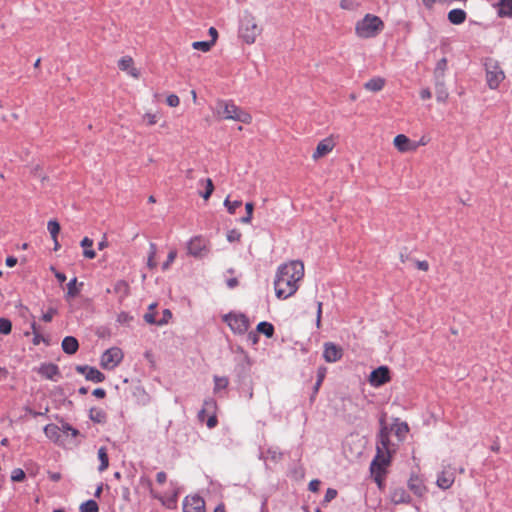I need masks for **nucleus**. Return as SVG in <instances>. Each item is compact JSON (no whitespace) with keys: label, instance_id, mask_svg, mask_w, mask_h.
I'll return each mask as SVG.
<instances>
[{"label":"nucleus","instance_id":"1","mask_svg":"<svg viewBox=\"0 0 512 512\" xmlns=\"http://www.w3.org/2000/svg\"><path fill=\"white\" fill-rule=\"evenodd\" d=\"M304 277V264L293 260L280 265L274 280L277 298L287 299L294 295L299 288V282Z\"/></svg>","mask_w":512,"mask_h":512},{"label":"nucleus","instance_id":"2","mask_svg":"<svg viewBox=\"0 0 512 512\" xmlns=\"http://www.w3.org/2000/svg\"><path fill=\"white\" fill-rule=\"evenodd\" d=\"M215 114L222 119L239 121L244 124H249L252 121V116L232 101L217 100Z\"/></svg>","mask_w":512,"mask_h":512},{"label":"nucleus","instance_id":"3","mask_svg":"<svg viewBox=\"0 0 512 512\" xmlns=\"http://www.w3.org/2000/svg\"><path fill=\"white\" fill-rule=\"evenodd\" d=\"M384 29L383 21L376 15L366 14L355 25V33L359 38L368 39L379 35Z\"/></svg>","mask_w":512,"mask_h":512},{"label":"nucleus","instance_id":"4","mask_svg":"<svg viewBox=\"0 0 512 512\" xmlns=\"http://www.w3.org/2000/svg\"><path fill=\"white\" fill-rule=\"evenodd\" d=\"M262 28L258 25L256 17L246 12L241 20L239 35L247 44H253L261 34Z\"/></svg>","mask_w":512,"mask_h":512},{"label":"nucleus","instance_id":"5","mask_svg":"<svg viewBox=\"0 0 512 512\" xmlns=\"http://www.w3.org/2000/svg\"><path fill=\"white\" fill-rule=\"evenodd\" d=\"M391 459V455L378 453L376 451V455L370 464V472L379 487L382 486L383 478L386 474L387 467L391 463Z\"/></svg>","mask_w":512,"mask_h":512},{"label":"nucleus","instance_id":"6","mask_svg":"<svg viewBox=\"0 0 512 512\" xmlns=\"http://www.w3.org/2000/svg\"><path fill=\"white\" fill-rule=\"evenodd\" d=\"M390 433L391 431L386 425L381 426L377 435L376 443V451L378 453H384L392 456L396 452L397 446L392 443Z\"/></svg>","mask_w":512,"mask_h":512},{"label":"nucleus","instance_id":"7","mask_svg":"<svg viewBox=\"0 0 512 512\" xmlns=\"http://www.w3.org/2000/svg\"><path fill=\"white\" fill-rule=\"evenodd\" d=\"M223 321L236 334H244L250 327L249 319L241 313H229L223 316Z\"/></svg>","mask_w":512,"mask_h":512},{"label":"nucleus","instance_id":"8","mask_svg":"<svg viewBox=\"0 0 512 512\" xmlns=\"http://www.w3.org/2000/svg\"><path fill=\"white\" fill-rule=\"evenodd\" d=\"M123 356L120 348L111 347L102 354L100 364L102 368L112 370L121 363Z\"/></svg>","mask_w":512,"mask_h":512},{"label":"nucleus","instance_id":"9","mask_svg":"<svg viewBox=\"0 0 512 512\" xmlns=\"http://www.w3.org/2000/svg\"><path fill=\"white\" fill-rule=\"evenodd\" d=\"M455 481V469L450 465L443 466L438 474L436 484L440 489H449Z\"/></svg>","mask_w":512,"mask_h":512},{"label":"nucleus","instance_id":"10","mask_svg":"<svg viewBox=\"0 0 512 512\" xmlns=\"http://www.w3.org/2000/svg\"><path fill=\"white\" fill-rule=\"evenodd\" d=\"M188 253L194 257H202L207 254V241L199 236L192 238L187 244Z\"/></svg>","mask_w":512,"mask_h":512},{"label":"nucleus","instance_id":"11","mask_svg":"<svg viewBox=\"0 0 512 512\" xmlns=\"http://www.w3.org/2000/svg\"><path fill=\"white\" fill-rule=\"evenodd\" d=\"M390 381V371L386 366H380L373 370L369 376V382L373 387H380Z\"/></svg>","mask_w":512,"mask_h":512},{"label":"nucleus","instance_id":"12","mask_svg":"<svg viewBox=\"0 0 512 512\" xmlns=\"http://www.w3.org/2000/svg\"><path fill=\"white\" fill-rule=\"evenodd\" d=\"M505 74L500 66H488L486 71V81L491 89H496L504 80Z\"/></svg>","mask_w":512,"mask_h":512},{"label":"nucleus","instance_id":"13","mask_svg":"<svg viewBox=\"0 0 512 512\" xmlns=\"http://www.w3.org/2000/svg\"><path fill=\"white\" fill-rule=\"evenodd\" d=\"M343 356V350L341 347L335 345L332 342H326L324 344L323 358L328 363H334L340 360Z\"/></svg>","mask_w":512,"mask_h":512},{"label":"nucleus","instance_id":"14","mask_svg":"<svg viewBox=\"0 0 512 512\" xmlns=\"http://www.w3.org/2000/svg\"><path fill=\"white\" fill-rule=\"evenodd\" d=\"M184 512H205L204 500L199 496H187L183 501Z\"/></svg>","mask_w":512,"mask_h":512},{"label":"nucleus","instance_id":"15","mask_svg":"<svg viewBox=\"0 0 512 512\" xmlns=\"http://www.w3.org/2000/svg\"><path fill=\"white\" fill-rule=\"evenodd\" d=\"M76 371L79 372L80 374H84L87 380L95 383L103 382L105 379L104 374L94 367H89L86 365L77 366Z\"/></svg>","mask_w":512,"mask_h":512},{"label":"nucleus","instance_id":"16","mask_svg":"<svg viewBox=\"0 0 512 512\" xmlns=\"http://www.w3.org/2000/svg\"><path fill=\"white\" fill-rule=\"evenodd\" d=\"M334 146H335V143L331 138H325V139L321 140L317 144V147L312 155V158L314 160H318V159L324 157L325 155L329 154L333 150Z\"/></svg>","mask_w":512,"mask_h":512},{"label":"nucleus","instance_id":"17","mask_svg":"<svg viewBox=\"0 0 512 512\" xmlns=\"http://www.w3.org/2000/svg\"><path fill=\"white\" fill-rule=\"evenodd\" d=\"M393 144L401 153L413 151L417 148V145L413 144L411 140L404 134L397 135L393 140Z\"/></svg>","mask_w":512,"mask_h":512},{"label":"nucleus","instance_id":"18","mask_svg":"<svg viewBox=\"0 0 512 512\" xmlns=\"http://www.w3.org/2000/svg\"><path fill=\"white\" fill-rule=\"evenodd\" d=\"M39 373L46 379L52 381H58L60 378V371L58 366L52 363L41 365L39 368Z\"/></svg>","mask_w":512,"mask_h":512},{"label":"nucleus","instance_id":"19","mask_svg":"<svg viewBox=\"0 0 512 512\" xmlns=\"http://www.w3.org/2000/svg\"><path fill=\"white\" fill-rule=\"evenodd\" d=\"M390 498L394 504L408 503L410 501L409 494L402 487L395 488L391 492Z\"/></svg>","mask_w":512,"mask_h":512},{"label":"nucleus","instance_id":"20","mask_svg":"<svg viewBox=\"0 0 512 512\" xmlns=\"http://www.w3.org/2000/svg\"><path fill=\"white\" fill-rule=\"evenodd\" d=\"M79 348L78 341L73 336H66L62 340V349L67 354H75Z\"/></svg>","mask_w":512,"mask_h":512},{"label":"nucleus","instance_id":"21","mask_svg":"<svg viewBox=\"0 0 512 512\" xmlns=\"http://www.w3.org/2000/svg\"><path fill=\"white\" fill-rule=\"evenodd\" d=\"M447 18L450 23L454 25H460L465 22L467 14L462 9H452L448 12Z\"/></svg>","mask_w":512,"mask_h":512},{"label":"nucleus","instance_id":"22","mask_svg":"<svg viewBox=\"0 0 512 512\" xmlns=\"http://www.w3.org/2000/svg\"><path fill=\"white\" fill-rule=\"evenodd\" d=\"M408 487L417 496H422L426 491L425 486L417 476H412L409 479Z\"/></svg>","mask_w":512,"mask_h":512},{"label":"nucleus","instance_id":"23","mask_svg":"<svg viewBox=\"0 0 512 512\" xmlns=\"http://www.w3.org/2000/svg\"><path fill=\"white\" fill-rule=\"evenodd\" d=\"M497 8L500 17H512V0H499Z\"/></svg>","mask_w":512,"mask_h":512},{"label":"nucleus","instance_id":"24","mask_svg":"<svg viewBox=\"0 0 512 512\" xmlns=\"http://www.w3.org/2000/svg\"><path fill=\"white\" fill-rule=\"evenodd\" d=\"M385 79L381 77H374L364 84V88L371 92H378L383 89Z\"/></svg>","mask_w":512,"mask_h":512},{"label":"nucleus","instance_id":"25","mask_svg":"<svg viewBox=\"0 0 512 512\" xmlns=\"http://www.w3.org/2000/svg\"><path fill=\"white\" fill-rule=\"evenodd\" d=\"M81 247L83 248V256L87 259H94L96 257L95 251L92 249L93 246V240L84 237L80 243Z\"/></svg>","mask_w":512,"mask_h":512},{"label":"nucleus","instance_id":"26","mask_svg":"<svg viewBox=\"0 0 512 512\" xmlns=\"http://www.w3.org/2000/svg\"><path fill=\"white\" fill-rule=\"evenodd\" d=\"M98 459L100 461V465L98 467V470H99V472H103L109 466V459H108L107 449L105 447H100L98 449Z\"/></svg>","mask_w":512,"mask_h":512},{"label":"nucleus","instance_id":"27","mask_svg":"<svg viewBox=\"0 0 512 512\" xmlns=\"http://www.w3.org/2000/svg\"><path fill=\"white\" fill-rule=\"evenodd\" d=\"M199 184L205 186V191L204 192H200V195L205 200H208L210 198L211 194L214 191V185H213L212 180L210 178H207V179H204V180H200Z\"/></svg>","mask_w":512,"mask_h":512},{"label":"nucleus","instance_id":"28","mask_svg":"<svg viewBox=\"0 0 512 512\" xmlns=\"http://www.w3.org/2000/svg\"><path fill=\"white\" fill-rule=\"evenodd\" d=\"M156 254H157V246H156V244L155 243H150L148 259H147V267L149 269H154L157 266V262L155 261Z\"/></svg>","mask_w":512,"mask_h":512},{"label":"nucleus","instance_id":"29","mask_svg":"<svg viewBox=\"0 0 512 512\" xmlns=\"http://www.w3.org/2000/svg\"><path fill=\"white\" fill-rule=\"evenodd\" d=\"M60 428L55 424H48L44 427L45 435L52 440H57L59 438Z\"/></svg>","mask_w":512,"mask_h":512},{"label":"nucleus","instance_id":"30","mask_svg":"<svg viewBox=\"0 0 512 512\" xmlns=\"http://www.w3.org/2000/svg\"><path fill=\"white\" fill-rule=\"evenodd\" d=\"M257 331L270 338L274 334V327L271 323L263 321L257 325Z\"/></svg>","mask_w":512,"mask_h":512},{"label":"nucleus","instance_id":"31","mask_svg":"<svg viewBox=\"0 0 512 512\" xmlns=\"http://www.w3.org/2000/svg\"><path fill=\"white\" fill-rule=\"evenodd\" d=\"M229 380L224 376H214V392L217 393L222 389L227 388Z\"/></svg>","mask_w":512,"mask_h":512},{"label":"nucleus","instance_id":"32","mask_svg":"<svg viewBox=\"0 0 512 512\" xmlns=\"http://www.w3.org/2000/svg\"><path fill=\"white\" fill-rule=\"evenodd\" d=\"M216 408V401L212 398H208L203 403V408L199 412V418L202 419L206 412H211Z\"/></svg>","mask_w":512,"mask_h":512},{"label":"nucleus","instance_id":"33","mask_svg":"<svg viewBox=\"0 0 512 512\" xmlns=\"http://www.w3.org/2000/svg\"><path fill=\"white\" fill-rule=\"evenodd\" d=\"M80 512H98L99 507L96 501L88 500L80 505Z\"/></svg>","mask_w":512,"mask_h":512},{"label":"nucleus","instance_id":"34","mask_svg":"<svg viewBox=\"0 0 512 512\" xmlns=\"http://www.w3.org/2000/svg\"><path fill=\"white\" fill-rule=\"evenodd\" d=\"M213 46V42L210 41H195L192 43L193 49L200 50L202 52L210 51Z\"/></svg>","mask_w":512,"mask_h":512},{"label":"nucleus","instance_id":"35","mask_svg":"<svg viewBox=\"0 0 512 512\" xmlns=\"http://www.w3.org/2000/svg\"><path fill=\"white\" fill-rule=\"evenodd\" d=\"M114 291L122 294L123 296H127L129 294V285L126 281L119 280L114 285Z\"/></svg>","mask_w":512,"mask_h":512},{"label":"nucleus","instance_id":"36","mask_svg":"<svg viewBox=\"0 0 512 512\" xmlns=\"http://www.w3.org/2000/svg\"><path fill=\"white\" fill-rule=\"evenodd\" d=\"M47 229L53 239V241H56L57 235L60 231V225L56 220H50L47 224Z\"/></svg>","mask_w":512,"mask_h":512},{"label":"nucleus","instance_id":"37","mask_svg":"<svg viewBox=\"0 0 512 512\" xmlns=\"http://www.w3.org/2000/svg\"><path fill=\"white\" fill-rule=\"evenodd\" d=\"M67 297L73 298L79 293V289L77 288V278H73L67 284Z\"/></svg>","mask_w":512,"mask_h":512},{"label":"nucleus","instance_id":"38","mask_svg":"<svg viewBox=\"0 0 512 512\" xmlns=\"http://www.w3.org/2000/svg\"><path fill=\"white\" fill-rule=\"evenodd\" d=\"M242 205L240 200L230 201L229 197H227L224 201V206L227 208L230 214H234L236 209Z\"/></svg>","mask_w":512,"mask_h":512},{"label":"nucleus","instance_id":"39","mask_svg":"<svg viewBox=\"0 0 512 512\" xmlns=\"http://www.w3.org/2000/svg\"><path fill=\"white\" fill-rule=\"evenodd\" d=\"M408 431H409V428L406 423L403 422V423H399L396 425L395 434L399 438L400 441H402L405 438Z\"/></svg>","mask_w":512,"mask_h":512},{"label":"nucleus","instance_id":"40","mask_svg":"<svg viewBox=\"0 0 512 512\" xmlns=\"http://www.w3.org/2000/svg\"><path fill=\"white\" fill-rule=\"evenodd\" d=\"M245 209H246V216H244L243 218H241V222L242 223H250L251 220H252V215H253V210H254V205L252 202H247L245 204Z\"/></svg>","mask_w":512,"mask_h":512},{"label":"nucleus","instance_id":"41","mask_svg":"<svg viewBox=\"0 0 512 512\" xmlns=\"http://www.w3.org/2000/svg\"><path fill=\"white\" fill-rule=\"evenodd\" d=\"M121 69L123 72L133 78H138L141 74V71L137 66H121Z\"/></svg>","mask_w":512,"mask_h":512},{"label":"nucleus","instance_id":"42","mask_svg":"<svg viewBox=\"0 0 512 512\" xmlns=\"http://www.w3.org/2000/svg\"><path fill=\"white\" fill-rule=\"evenodd\" d=\"M12 329L11 321L6 318H0V332L2 334H9Z\"/></svg>","mask_w":512,"mask_h":512},{"label":"nucleus","instance_id":"43","mask_svg":"<svg viewBox=\"0 0 512 512\" xmlns=\"http://www.w3.org/2000/svg\"><path fill=\"white\" fill-rule=\"evenodd\" d=\"M177 257V252L176 250H171L169 253H168V256H167V259L166 261L162 264V270L163 271H166L170 268V265L174 262V260L176 259Z\"/></svg>","mask_w":512,"mask_h":512},{"label":"nucleus","instance_id":"44","mask_svg":"<svg viewBox=\"0 0 512 512\" xmlns=\"http://www.w3.org/2000/svg\"><path fill=\"white\" fill-rule=\"evenodd\" d=\"M90 418L94 422L101 423L105 420V414L102 410H91L90 411Z\"/></svg>","mask_w":512,"mask_h":512},{"label":"nucleus","instance_id":"45","mask_svg":"<svg viewBox=\"0 0 512 512\" xmlns=\"http://www.w3.org/2000/svg\"><path fill=\"white\" fill-rule=\"evenodd\" d=\"M325 372H326V369L325 368H320L318 370V374H317V381L314 385V394H316L324 380V377H325Z\"/></svg>","mask_w":512,"mask_h":512},{"label":"nucleus","instance_id":"46","mask_svg":"<svg viewBox=\"0 0 512 512\" xmlns=\"http://www.w3.org/2000/svg\"><path fill=\"white\" fill-rule=\"evenodd\" d=\"M25 479V473L22 469L16 468L12 471L11 480L14 482H21Z\"/></svg>","mask_w":512,"mask_h":512},{"label":"nucleus","instance_id":"47","mask_svg":"<svg viewBox=\"0 0 512 512\" xmlns=\"http://www.w3.org/2000/svg\"><path fill=\"white\" fill-rule=\"evenodd\" d=\"M166 103L168 106L170 107H177L180 103V99L177 95L175 94H170L167 98H166Z\"/></svg>","mask_w":512,"mask_h":512},{"label":"nucleus","instance_id":"48","mask_svg":"<svg viewBox=\"0 0 512 512\" xmlns=\"http://www.w3.org/2000/svg\"><path fill=\"white\" fill-rule=\"evenodd\" d=\"M143 120L146 121L147 125L152 126L157 123L158 117L156 114L153 113H146L143 116Z\"/></svg>","mask_w":512,"mask_h":512},{"label":"nucleus","instance_id":"49","mask_svg":"<svg viewBox=\"0 0 512 512\" xmlns=\"http://www.w3.org/2000/svg\"><path fill=\"white\" fill-rule=\"evenodd\" d=\"M172 318V313L170 312V310L168 309H165L163 311V316L161 319L158 320L157 322V325L161 326V325H164V324H167L168 321Z\"/></svg>","mask_w":512,"mask_h":512},{"label":"nucleus","instance_id":"50","mask_svg":"<svg viewBox=\"0 0 512 512\" xmlns=\"http://www.w3.org/2000/svg\"><path fill=\"white\" fill-rule=\"evenodd\" d=\"M241 238V233L237 230H231L228 232L227 234V240L229 242H236V241H239Z\"/></svg>","mask_w":512,"mask_h":512},{"label":"nucleus","instance_id":"51","mask_svg":"<svg viewBox=\"0 0 512 512\" xmlns=\"http://www.w3.org/2000/svg\"><path fill=\"white\" fill-rule=\"evenodd\" d=\"M31 172L35 177L39 178L42 182L46 179V176L42 172V168L39 165L33 167Z\"/></svg>","mask_w":512,"mask_h":512},{"label":"nucleus","instance_id":"52","mask_svg":"<svg viewBox=\"0 0 512 512\" xmlns=\"http://www.w3.org/2000/svg\"><path fill=\"white\" fill-rule=\"evenodd\" d=\"M62 430H63L64 432H70V433H71V435H72L73 437H76V436H78V434H79V431H78L77 429L73 428V427H72L70 424H68V423H64V424H62Z\"/></svg>","mask_w":512,"mask_h":512},{"label":"nucleus","instance_id":"53","mask_svg":"<svg viewBox=\"0 0 512 512\" xmlns=\"http://www.w3.org/2000/svg\"><path fill=\"white\" fill-rule=\"evenodd\" d=\"M144 320L149 323V324H156L157 325V322L158 320L155 318V313L152 312V311H149L147 312L145 315H144Z\"/></svg>","mask_w":512,"mask_h":512},{"label":"nucleus","instance_id":"54","mask_svg":"<svg viewBox=\"0 0 512 512\" xmlns=\"http://www.w3.org/2000/svg\"><path fill=\"white\" fill-rule=\"evenodd\" d=\"M56 313V309L50 308L46 313L43 314L42 320L45 322H50Z\"/></svg>","mask_w":512,"mask_h":512},{"label":"nucleus","instance_id":"55","mask_svg":"<svg viewBox=\"0 0 512 512\" xmlns=\"http://www.w3.org/2000/svg\"><path fill=\"white\" fill-rule=\"evenodd\" d=\"M131 319L132 317L126 312H121L117 316V321L119 323H128Z\"/></svg>","mask_w":512,"mask_h":512},{"label":"nucleus","instance_id":"56","mask_svg":"<svg viewBox=\"0 0 512 512\" xmlns=\"http://www.w3.org/2000/svg\"><path fill=\"white\" fill-rule=\"evenodd\" d=\"M321 316H322V303H317V315H316V326L320 328L321 326Z\"/></svg>","mask_w":512,"mask_h":512},{"label":"nucleus","instance_id":"57","mask_svg":"<svg viewBox=\"0 0 512 512\" xmlns=\"http://www.w3.org/2000/svg\"><path fill=\"white\" fill-rule=\"evenodd\" d=\"M208 33L211 37L210 42H213V45H215L217 39H218V31L215 27H210L208 30Z\"/></svg>","mask_w":512,"mask_h":512},{"label":"nucleus","instance_id":"58","mask_svg":"<svg viewBox=\"0 0 512 512\" xmlns=\"http://www.w3.org/2000/svg\"><path fill=\"white\" fill-rule=\"evenodd\" d=\"M337 495V491L335 489H327L326 491V494H325V501L329 502L331 500H333Z\"/></svg>","mask_w":512,"mask_h":512},{"label":"nucleus","instance_id":"59","mask_svg":"<svg viewBox=\"0 0 512 512\" xmlns=\"http://www.w3.org/2000/svg\"><path fill=\"white\" fill-rule=\"evenodd\" d=\"M166 479H167V475L165 472L161 471V472H158L157 475H156V481L159 483V484H164L166 482Z\"/></svg>","mask_w":512,"mask_h":512},{"label":"nucleus","instance_id":"60","mask_svg":"<svg viewBox=\"0 0 512 512\" xmlns=\"http://www.w3.org/2000/svg\"><path fill=\"white\" fill-rule=\"evenodd\" d=\"M416 267L420 270L427 271L429 269V264L427 261H416Z\"/></svg>","mask_w":512,"mask_h":512},{"label":"nucleus","instance_id":"61","mask_svg":"<svg viewBox=\"0 0 512 512\" xmlns=\"http://www.w3.org/2000/svg\"><path fill=\"white\" fill-rule=\"evenodd\" d=\"M319 486H320V481L319 480H312L309 483V490L312 491V492H316V491H318Z\"/></svg>","mask_w":512,"mask_h":512},{"label":"nucleus","instance_id":"62","mask_svg":"<svg viewBox=\"0 0 512 512\" xmlns=\"http://www.w3.org/2000/svg\"><path fill=\"white\" fill-rule=\"evenodd\" d=\"M431 96H432V94H431L430 90H429V89H427V88L422 89V90L420 91V97H421V99H423V100L430 99V98H431Z\"/></svg>","mask_w":512,"mask_h":512},{"label":"nucleus","instance_id":"63","mask_svg":"<svg viewBox=\"0 0 512 512\" xmlns=\"http://www.w3.org/2000/svg\"><path fill=\"white\" fill-rule=\"evenodd\" d=\"M217 425V418L215 415H212L207 420V426L208 428H214Z\"/></svg>","mask_w":512,"mask_h":512},{"label":"nucleus","instance_id":"64","mask_svg":"<svg viewBox=\"0 0 512 512\" xmlns=\"http://www.w3.org/2000/svg\"><path fill=\"white\" fill-rule=\"evenodd\" d=\"M93 395H94L95 397H97V398H104V397H105V395H106V392H105V390H104V389H102V388H96V389H94V391H93Z\"/></svg>","mask_w":512,"mask_h":512}]
</instances>
